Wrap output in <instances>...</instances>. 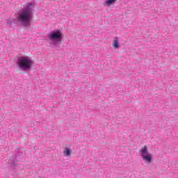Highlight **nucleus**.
Here are the masks:
<instances>
[{"mask_svg": "<svg viewBox=\"0 0 178 178\" xmlns=\"http://www.w3.org/2000/svg\"><path fill=\"white\" fill-rule=\"evenodd\" d=\"M116 0H107L106 1V5H112L114 2H115Z\"/></svg>", "mask_w": 178, "mask_h": 178, "instance_id": "nucleus-7", "label": "nucleus"}, {"mask_svg": "<svg viewBox=\"0 0 178 178\" xmlns=\"http://www.w3.org/2000/svg\"><path fill=\"white\" fill-rule=\"evenodd\" d=\"M113 46L114 48L118 49L119 48V40L118 38H115L113 43Z\"/></svg>", "mask_w": 178, "mask_h": 178, "instance_id": "nucleus-5", "label": "nucleus"}, {"mask_svg": "<svg viewBox=\"0 0 178 178\" xmlns=\"http://www.w3.org/2000/svg\"><path fill=\"white\" fill-rule=\"evenodd\" d=\"M31 19V10L24 9L19 12L18 16V20L24 24V26H27L30 23Z\"/></svg>", "mask_w": 178, "mask_h": 178, "instance_id": "nucleus-1", "label": "nucleus"}, {"mask_svg": "<svg viewBox=\"0 0 178 178\" xmlns=\"http://www.w3.org/2000/svg\"><path fill=\"white\" fill-rule=\"evenodd\" d=\"M17 65L20 69H30L33 66V60L29 57H21L18 59Z\"/></svg>", "mask_w": 178, "mask_h": 178, "instance_id": "nucleus-2", "label": "nucleus"}, {"mask_svg": "<svg viewBox=\"0 0 178 178\" xmlns=\"http://www.w3.org/2000/svg\"><path fill=\"white\" fill-rule=\"evenodd\" d=\"M49 38L51 41H59L62 38V33L59 31H54L49 33Z\"/></svg>", "mask_w": 178, "mask_h": 178, "instance_id": "nucleus-4", "label": "nucleus"}, {"mask_svg": "<svg viewBox=\"0 0 178 178\" xmlns=\"http://www.w3.org/2000/svg\"><path fill=\"white\" fill-rule=\"evenodd\" d=\"M140 152H141V156L144 161H146V162L152 161V154H148L147 146H143Z\"/></svg>", "mask_w": 178, "mask_h": 178, "instance_id": "nucleus-3", "label": "nucleus"}, {"mask_svg": "<svg viewBox=\"0 0 178 178\" xmlns=\"http://www.w3.org/2000/svg\"><path fill=\"white\" fill-rule=\"evenodd\" d=\"M64 155H65V156H70V154H72V149L65 147L64 152H63Z\"/></svg>", "mask_w": 178, "mask_h": 178, "instance_id": "nucleus-6", "label": "nucleus"}]
</instances>
